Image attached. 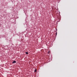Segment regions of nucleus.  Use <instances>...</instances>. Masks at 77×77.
Returning a JSON list of instances; mask_svg holds the SVG:
<instances>
[{
	"label": "nucleus",
	"instance_id": "1",
	"mask_svg": "<svg viewBox=\"0 0 77 77\" xmlns=\"http://www.w3.org/2000/svg\"><path fill=\"white\" fill-rule=\"evenodd\" d=\"M16 63V61L14 60V61H13V62H12L13 63Z\"/></svg>",
	"mask_w": 77,
	"mask_h": 77
},
{
	"label": "nucleus",
	"instance_id": "2",
	"mask_svg": "<svg viewBox=\"0 0 77 77\" xmlns=\"http://www.w3.org/2000/svg\"><path fill=\"white\" fill-rule=\"evenodd\" d=\"M25 53L26 54H28V52H26Z\"/></svg>",
	"mask_w": 77,
	"mask_h": 77
},
{
	"label": "nucleus",
	"instance_id": "3",
	"mask_svg": "<svg viewBox=\"0 0 77 77\" xmlns=\"http://www.w3.org/2000/svg\"><path fill=\"white\" fill-rule=\"evenodd\" d=\"M37 71V70L36 69H35V72H36Z\"/></svg>",
	"mask_w": 77,
	"mask_h": 77
},
{
	"label": "nucleus",
	"instance_id": "4",
	"mask_svg": "<svg viewBox=\"0 0 77 77\" xmlns=\"http://www.w3.org/2000/svg\"><path fill=\"white\" fill-rule=\"evenodd\" d=\"M57 35V32H56V35Z\"/></svg>",
	"mask_w": 77,
	"mask_h": 77
}]
</instances>
